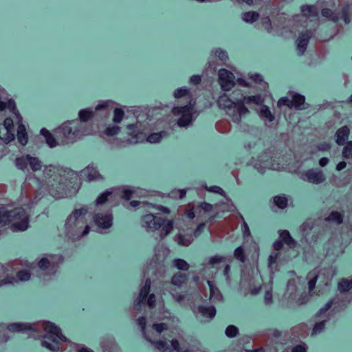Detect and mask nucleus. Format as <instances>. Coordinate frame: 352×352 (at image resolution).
I'll list each match as a JSON object with an SVG mask.
<instances>
[{
	"instance_id": "1",
	"label": "nucleus",
	"mask_w": 352,
	"mask_h": 352,
	"mask_svg": "<svg viewBox=\"0 0 352 352\" xmlns=\"http://www.w3.org/2000/svg\"><path fill=\"white\" fill-rule=\"evenodd\" d=\"M8 329L12 332L43 330L41 345L53 352L63 351V344L67 342V338L63 335L60 329L50 322H43L36 324L14 323L8 326Z\"/></svg>"
},
{
	"instance_id": "2",
	"label": "nucleus",
	"mask_w": 352,
	"mask_h": 352,
	"mask_svg": "<svg viewBox=\"0 0 352 352\" xmlns=\"http://www.w3.org/2000/svg\"><path fill=\"white\" fill-rule=\"evenodd\" d=\"M86 212L87 210L84 208L76 209L67 217L65 223L67 236L74 239H78L89 233L90 228L87 224L85 218L82 217Z\"/></svg>"
},
{
	"instance_id": "3",
	"label": "nucleus",
	"mask_w": 352,
	"mask_h": 352,
	"mask_svg": "<svg viewBox=\"0 0 352 352\" xmlns=\"http://www.w3.org/2000/svg\"><path fill=\"white\" fill-rule=\"evenodd\" d=\"M12 223L14 231H25L29 227V218L23 208H15L8 211L3 208H0V226H5Z\"/></svg>"
},
{
	"instance_id": "4",
	"label": "nucleus",
	"mask_w": 352,
	"mask_h": 352,
	"mask_svg": "<svg viewBox=\"0 0 352 352\" xmlns=\"http://www.w3.org/2000/svg\"><path fill=\"white\" fill-rule=\"evenodd\" d=\"M113 104L114 102L111 100L101 101L94 109L91 108L81 109L78 113L79 120L82 122H86L93 118H106L113 110Z\"/></svg>"
},
{
	"instance_id": "5",
	"label": "nucleus",
	"mask_w": 352,
	"mask_h": 352,
	"mask_svg": "<svg viewBox=\"0 0 352 352\" xmlns=\"http://www.w3.org/2000/svg\"><path fill=\"white\" fill-rule=\"evenodd\" d=\"M56 138L63 144L74 142L76 138L82 135L80 124L75 121L67 122L55 131Z\"/></svg>"
},
{
	"instance_id": "6",
	"label": "nucleus",
	"mask_w": 352,
	"mask_h": 352,
	"mask_svg": "<svg viewBox=\"0 0 352 352\" xmlns=\"http://www.w3.org/2000/svg\"><path fill=\"white\" fill-rule=\"evenodd\" d=\"M217 104L220 108L226 109L227 114L234 122L240 123V115L238 111L239 100L234 102L224 94L219 97Z\"/></svg>"
},
{
	"instance_id": "7",
	"label": "nucleus",
	"mask_w": 352,
	"mask_h": 352,
	"mask_svg": "<svg viewBox=\"0 0 352 352\" xmlns=\"http://www.w3.org/2000/svg\"><path fill=\"white\" fill-rule=\"evenodd\" d=\"M334 300V299H332L327 302L324 305V306L322 307L314 316L316 321L311 330V336H315L324 331L326 324L329 320V317L327 316L326 317V318L322 320H320V318L322 315L324 314L327 311H329L333 305L335 303Z\"/></svg>"
},
{
	"instance_id": "8",
	"label": "nucleus",
	"mask_w": 352,
	"mask_h": 352,
	"mask_svg": "<svg viewBox=\"0 0 352 352\" xmlns=\"http://www.w3.org/2000/svg\"><path fill=\"white\" fill-rule=\"evenodd\" d=\"M192 108L189 105L176 107L172 109L173 115L180 116L177 120V124L179 126H186L191 123L192 118Z\"/></svg>"
},
{
	"instance_id": "9",
	"label": "nucleus",
	"mask_w": 352,
	"mask_h": 352,
	"mask_svg": "<svg viewBox=\"0 0 352 352\" xmlns=\"http://www.w3.org/2000/svg\"><path fill=\"white\" fill-rule=\"evenodd\" d=\"M263 101V98L259 94L251 96H243L242 99L239 100L238 111L240 115V122L241 121V117L250 112L248 109L245 106V104L248 105H251L252 104L261 105Z\"/></svg>"
},
{
	"instance_id": "10",
	"label": "nucleus",
	"mask_w": 352,
	"mask_h": 352,
	"mask_svg": "<svg viewBox=\"0 0 352 352\" xmlns=\"http://www.w3.org/2000/svg\"><path fill=\"white\" fill-rule=\"evenodd\" d=\"M219 83L223 91H230L235 85L234 75L226 69H221L218 73Z\"/></svg>"
},
{
	"instance_id": "11",
	"label": "nucleus",
	"mask_w": 352,
	"mask_h": 352,
	"mask_svg": "<svg viewBox=\"0 0 352 352\" xmlns=\"http://www.w3.org/2000/svg\"><path fill=\"white\" fill-rule=\"evenodd\" d=\"M0 139L6 144L14 140V124L10 118H6L0 126Z\"/></svg>"
},
{
	"instance_id": "12",
	"label": "nucleus",
	"mask_w": 352,
	"mask_h": 352,
	"mask_svg": "<svg viewBox=\"0 0 352 352\" xmlns=\"http://www.w3.org/2000/svg\"><path fill=\"white\" fill-rule=\"evenodd\" d=\"M14 280L12 265L11 263H0V287L13 285Z\"/></svg>"
},
{
	"instance_id": "13",
	"label": "nucleus",
	"mask_w": 352,
	"mask_h": 352,
	"mask_svg": "<svg viewBox=\"0 0 352 352\" xmlns=\"http://www.w3.org/2000/svg\"><path fill=\"white\" fill-rule=\"evenodd\" d=\"M164 219L149 213L142 217V226L146 230H155L161 228Z\"/></svg>"
},
{
	"instance_id": "14",
	"label": "nucleus",
	"mask_w": 352,
	"mask_h": 352,
	"mask_svg": "<svg viewBox=\"0 0 352 352\" xmlns=\"http://www.w3.org/2000/svg\"><path fill=\"white\" fill-rule=\"evenodd\" d=\"M94 221L99 228L108 229L111 228L113 224L112 212L110 210L106 213H97L94 217Z\"/></svg>"
},
{
	"instance_id": "15",
	"label": "nucleus",
	"mask_w": 352,
	"mask_h": 352,
	"mask_svg": "<svg viewBox=\"0 0 352 352\" xmlns=\"http://www.w3.org/2000/svg\"><path fill=\"white\" fill-rule=\"evenodd\" d=\"M117 192L114 190V188H109L102 193H101L96 199V205H103L105 203L109 202L112 203V206H116L118 205V201H116V194Z\"/></svg>"
},
{
	"instance_id": "16",
	"label": "nucleus",
	"mask_w": 352,
	"mask_h": 352,
	"mask_svg": "<svg viewBox=\"0 0 352 352\" xmlns=\"http://www.w3.org/2000/svg\"><path fill=\"white\" fill-rule=\"evenodd\" d=\"M312 36V32L310 30H305L299 34L297 43V51L299 56L305 54L310 38Z\"/></svg>"
},
{
	"instance_id": "17",
	"label": "nucleus",
	"mask_w": 352,
	"mask_h": 352,
	"mask_svg": "<svg viewBox=\"0 0 352 352\" xmlns=\"http://www.w3.org/2000/svg\"><path fill=\"white\" fill-rule=\"evenodd\" d=\"M305 175L309 182L316 184H321L326 179L323 172L318 169H309L305 172Z\"/></svg>"
},
{
	"instance_id": "18",
	"label": "nucleus",
	"mask_w": 352,
	"mask_h": 352,
	"mask_svg": "<svg viewBox=\"0 0 352 352\" xmlns=\"http://www.w3.org/2000/svg\"><path fill=\"white\" fill-rule=\"evenodd\" d=\"M287 95L292 98V107L294 109L296 110H302L307 108L305 107V97L304 96L293 91H289Z\"/></svg>"
},
{
	"instance_id": "19",
	"label": "nucleus",
	"mask_w": 352,
	"mask_h": 352,
	"mask_svg": "<svg viewBox=\"0 0 352 352\" xmlns=\"http://www.w3.org/2000/svg\"><path fill=\"white\" fill-rule=\"evenodd\" d=\"M196 205L194 202H190L187 204L180 206L178 208V214L185 217L188 219H193L195 217Z\"/></svg>"
},
{
	"instance_id": "20",
	"label": "nucleus",
	"mask_w": 352,
	"mask_h": 352,
	"mask_svg": "<svg viewBox=\"0 0 352 352\" xmlns=\"http://www.w3.org/2000/svg\"><path fill=\"white\" fill-rule=\"evenodd\" d=\"M350 133V129L347 126H344L338 129L336 133V142L338 145H344L348 139Z\"/></svg>"
},
{
	"instance_id": "21",
	"label": "nucleus",
	"mask_w": 352,
	"mask_h": 352,
	"mask_svg": "<svg viewBox=\"0 0 352 352\" xmlns=\"http://www.w3.org/2000/svg\"><path fill=\"white\" fill-rule=\"evenodd\" d=\"M151 281L150 278H146L144 285L140 288L139 296L137 298V304L140 305L146 301V298L150 292Z\"/></svg>"
},
{
	"instance_id": "22",
	"label": "nucleus",
	"mask_w": 352,
	"mask_h": 352,
	"mask_svg": "<svg viewBox=\"0 0 352 352\" xmlns=\"http://www.w3.org/2000/svg\"><path fill=\"white\" fill-rule=\"evenodd\" d=\"M50 193L56 199L63 197L65 194V186L63 184L58 182L50 185Z\"/></svg>"
},
{
	"instance_id": "23",
	"label": "nucleus",
	"mask_w": 352,
	"mask_h": 352,
	"mask_svg": "<svg viewBox=\"0 0 352 352\" xmlns=\"http://www.w3.org/2000/svg\"><path fill=\"white\" fill-rule=\"evenodd\" d=\"M114 190L117 192L116 194V198L118 202L119 199H122L126 201L130 200L134 192L132 190L125 188H114Z\"/></svg>"
},
{
	"instance_id": "24",
	"label": "nucleus",
	"mask_w": 352,
	"mask_h": 352,
	"mask_svg": "<svg viewBox=\"0 0 352 352\" xmlns=\"http://www.w3.org/2000/svg\"><path fill=\"white\" fill-rule=\"evenodd\" d=\"M188 280V276L186 274L177 272L175 273L172 278L171 283L179 287H182L184 284H186Z\"/></svg>"
},
{
	"instance_id": "25",
	"label": "nucleus",
	"mask_w": 352,
	"mask_h": 352,
	"mask_svg": "<svg viewBox=\"0 0 352 352\" xmlns=\"http://www.w3.org/2000/svg\"><path fill=\"white\" fill-rule=\"evenodd\" d=\"M156 349L160 352H170V347L164 340L154 341L149 337L146 339Z\"/></svg>"
},
{
	"instance_id": "26",
	"label": "nucleus",
	"mask_w": 352,
	"mask_h": 352,
	"mask_svg": "<svg viewBox=\"0 0 352 352\" xmlns=\"http://www.w3.org/2000/svg\"><path fill=\"white\" fill-rule=\"evenodd\" d=\"M280 238L283 243H285L290 248H294L296 246V242L291 236L289 231L285 230L280 232Z\"/></svg>"
},
{
	"instance_id": "27",
	"label": "nucleus",
	"mask_w": 352,
	"mask_h": 352,
	"mask_svg": "<svg viewBox=\"0 0 352 352\" xmlns=\"http://www.w3.org/2000/svg\"><path fill=\"white\" fill-rule=\"evenodd\" d=\"M344 214L338 211H332L328 217L324 219L325 221L333 222L337 225H340L343 223Z\"/></svg>"
},
{
	"instance_id": "28",
	"label": "nucleus",
	"mask_w": 352,
	"mask_h": 352,
	"mask_svg": "<svg viewBox=\"0 0 352 352\" xmlns=\"http://www.w3.org/2000/svg\"><path fill=\"white\" fill-rule=\"evenodd\" d=\"M352 289V280L349 278H342L338 284V290L341 294L349 292Z\"/></svg>"
},
{
	"instance_id": "29",
	"label": "nucleus",
	"mask_w": 352,
	"mask_h": 352,
	"mask_svg": "<svg viewBox=\"0 0 352 352\" xmlns=\"http://www.w3.org/2000/svg\"><path fill=\"white\" fill-rule=\"evenodd\" d=\"M31 277V273L28 270H21L14 274V278L15 279L13 282V285L18 283L19 282H24L30 280Z\"/></svg>"
},
{
	"instance_id": "30",
	"label": "nucleus",
	"mask_w": 352,
	"mask_h": 352,
	"mask_svg": "<svg viewBox=\"0 0 352 352\" xmlns=\"http://www.w3.org/2000/svg\"><path fill=\"white\" fill-rule=\"evenodd\" d=\"M198 311L204 317L213 318L216 314V309L214 306H199Z\"/></svg>"
},
{
	"instance_id": "31",
	"label": "nucleus",
	"mask_w": 352,
	"mask_h": 352,
	"mask_svg": "<svg viewBox=\"0 0 352 352\" xmlns=\"http://www.w3.org/2000/svg\"><path fill=\"white\" fill-rule=\"evenodd\" d=\"M86 177L88 182L102 180L104 177L94 168L87 167Z\"/></svg>"
},
{
	"instance_id": "32",
	"label": "nucleus",
	"mask_w": 352,
	"mask_h": 352,
	"mask_svg": "<svg viewBox=\"0 0 352 352\" xmlns=\"http://www.w3.org/2000/svg\"><path fill=\"white\" fill-rule=\"evenodd\" d=\"M41 134L45 138L46 143L50 147L52 148L57 145L56 139L47 129L45 128L42 129L41 130Z\"/></svg>"
},
{
	"instance_id": "33",
	"label": "nucleus",
	"mask_w": 352,
	"mask_h": 352,
	"mask_svg": "<svg viewBox=\"0 0 352 352\" xmlns=\"http://www.w3.org/2000/svg\"><path fill=\"white\" fill-rule=\"evenodd\" d=\"M274 204L280 209H285L287 207L288 199L285 195H276L273 198Z\"/></svg>"
},
{
	"instance_id": "34",
	"label": "nucleus",
	"mask_w": 352,
	"mask_h": 352,
	"mask_svg": "<svg viewBox=\"0 0 352 352\" xmlns=\"http://www.w3.org/2000/svg\"><path fill=\"white\" fill-rule=\"evenodd\" d=\"M301 10L302 14L306 17H315L318 14L317 8L314 6H304Z\"/></svg>"
},
{
	"instance_id": "35",
	"label": "nucleus",
	"mask_w": 352,
	"mask_h": 352,
	"mask_svg": "<svg viewBox=\"0 0 352 352\" xmlns=\"http://www.w3.org/2000/svg\"><path fill=\"white\" fill-rule=\"evenodd\" d=\"M167 135V132L164 131H160L159 133H153L147 137L146 141L149 143H157L161 140L162 138L166 137Z\"/></svg>"
},
{
	"instance_id": "36",
	"label": "nucleus",
	"mask_w": 352,
	"mask_h": 352,
	"mask_svg": "<svg viewBox=\"0 0 352 352\" xmlns=\"http://www.w3.org/2000/svg\"><path fill=\"white\" fill-rule=\"evenodd\" d=\"M259 18V14L255 11H249L243 13L242 19L247 23H253L257 21Z\"/></svg>"
},
{
	"instance_id": "37",
	"label": "nucleus",
	"mask_w": 352,
	"mask_h": 352,
	"mask_svg": "<svg viewBox=\"0 0 352 352\" xmlns=\"http://www.w3.org/2000/svg\"><path fill=\"white\" fill-rule=\"evenodd\" d=\"M27 158L28 160V164L33 171H37L41 169V162L37 157H32L30 155H27Z\"/></svg>"
},
{
	"instance_id": "38",
	"label": "nucleus",
	"mask_w": 352,
	"mask_h": 352,
	"mask_svg": "<svg viewBox=\"0 0 352 352\" xmlns=\"http://www.w3.org/2000/svg\"><path fill=\"white\" fill-rule=\"evenodd\" d=\"M234 257L239 261L244 263L247 261L245 249L243 246H239L234 251Z\"/></svg>"
},
{
	"instance_id": "39",
	"label": "nucleus",
	"mask_w": 352,
	"mask_h": 352,
	"mask_svg": "<svg viewBox=\"0 0 352 352\" xmlns=\"http://www.w3.org/2000/svg\"><path fill=\"white\" fill-rule=\"evenodd\" d=\"M17 138L20 144L23 146L28 143V135L25 132V129L23 125L19 126L18 128Z\"/></svg>"
},
{
	"instance_id": "40",
	"label": "nucleus",
	"mask_w": 352,
	"mask_h": 352,
	"mask_svg": "<svg viewBox=\"0 0 352 352\" xmlns=\"http://www.w3.org/2000/svg\"><path fill=\"white\" fill-rule=\"evenodd\" d=\"M213 53L222 63L225 64L228 61V53L225 50H223L221 48H217L213 50Z\"/></svg>"
},
{
	"instance_id": "41",
	"label": "nucleus",
	"mask_w": 352,
	"mask_h": 352,
	"mask_svg": "<svg viewBox=\"0 0 352 352\" xmlns=\"http://www.w3.org/2000/svg\"><path fill=\"white\" fill-rule=\"evenodd\" d=\"M322 15L327 17L334 22H337L339 20V16L338 14L333 12L329 8H324L322 10Z\"/></svg>"
},
{
	"instance_id": "42",
	"label": "nucleus",
	"mask_w": 352,
	"mask_h": 352,
	"mask_svg": "<svg viewBox=\"0 0 352 352\" xmlns=\"http://www.w3.org/2000/svg\"><path fill=\"white\" fill-rule=\"evenodd\" d=\"M38 267L42 270L52 269L54 267V263H52L47 258H43L38 263Z\"/></svg>"
},
{
	"instance_id": "43",
	"label": "nucleus",
	"mask_w": 352,
	"mask_h": 352,
	"mask_svg": "<svg viewBox=\"0 0 352 352\" xmlns=\"http://www.w3.org/2000/svg\"><path fill=\"white\" fill-rule=\"evenodd\" d=\"M114 105H115V104H113V106ZM113 121L115 123H120L122 121V120L124 116V112L120 108H114L113 107Z\"/></svg>"
},
{
	"instance_id": "44",
	"label": "nucleus",
	"mask_w": 352,
	"mask_h": 352,
	"mask_svg": "<svg viewBox=\"0 0 352 352\" xmlns=\"http://www.w3.org/2000/svg\"><path fill=\"white\" fill-rule=\"evenodd\" d=\"M260 116L262 118H267L270 122L273 121L274 119V117L272 114L270 109L268 108V107H267L265 105H263L261 107V111H260Z\"/></svg>"
},
{
	"instance_id": "45",
	"label": "nucleus",
	"mask_w": 352,
	"mask_h": 352,
	"mask_svg": "<svg viewBox=\"0 0 352 352\" xmlns=\"http://www.w3.org/2000/svg\"><path fill=\"white\" fill-rule=\"evenodd\" d=\"M342 156L344 159H352V141L346 142L342 150Z\"/></svg>"
},
{
	"instance_id": "46",
	"label": "nucleus",
	"mask_w": 352,
	"mask_h": 352,
	"mask_svg": "<svg viewBox=\"0 0 352 352\" xmlns=\"http://www.w3.org/2000/svg\"><path fill=\"white\" fill-rule=\"evenodd\" d=\"M137 324L140 327L144 338L146 340L148 338L146 332V318L144 316L138 318L137 320Z\"/></svg>"
},
{
	"instance_id": "47",
	"label": "nucleus",
	"mask_w": 352,
	"mask_h": 352,
	"mask_svg": "<svg viewBox=\"0 0 352 352\" xmlns=\"http://www.w3.org/2000/svg\"><path fill=\"white\" fill-rule=\"evenodd\" d=\"M239 333V329L234 325L228 326L225 331L226 336L230 338H235Z\"/></svg>"
},
{
	"instance_id": "48",
	"label": "nucleus",
	"mask_w": 352,
	"mask_h": 352,
	"mask_svg": "<svg viewBox=\"0 0 352 352\" xmlns=\"http://www.w3.org/2000/svg\"><path fill=\"white\" fill-rule=\"evenodd\" d=\"M277 106L278 107L285 106V107H288L289 109H292L293 107H292V98L288 96L287 97L280 98L277 102Z\"/></svg>"
},
{
	"instance_id": "49",
	"label": "nucleus",
	"mask_w": 352,
	"mask_h": 352,
	"mask_svg": "<svg viewBox=\"0 0 352 352\" xmlns=\"http://www.w3.org/2000/svg\"><path fill=\"white\" fill-rule=\"evenodd\" d=\"M174 265L180 270L186 271L189 269V264L184 260L181 258L175 259Z\"/></svg>"
},
{
	"instance_id": "50",
	"label": "nucleus",
	"mask_w": 352,
	"mask_h": 352,
	"mask_svg": "<svg viewBox=\"0 0 352 352\" xmlns=\"http://www.w3.org/2000/svg\"><path fill=\"white\" fill-rule=\"evenodd\" d=\"M28 160L27 155L25 157H18L16 159V166L18 168L24 170L27 168Z\"/></svg>"
},
{
	"instance_id": "51",
	"label": "nucleus",
	"mask_w": 352,
	"mask_h": 352,
	"mask_svg": "<svg viewBox=\"0 0 352 352\" xmlns=\"http://www.w3.org/2000/svg\"><path fill=\"white\" fill-rule=\"evenodd\" d=\"M314 226V221L313 219H307L301 226L300 229L303 232H307L312 230Z\"/></svg>"
},
{
	"instance_id": "52",
	"label": "nucleus",
	"mask_w": 352,
	"mask_h": 352,
	"mask_svg": "<svg viewBox=\"0 0 352 352\" xmlns=\"http://www.w3.org/2000/svg\"><path fill=\"white\" fill-rule=\"evenodd\" d=\"M178 239H179V243L184 245V246H188L191 244V243L193 241V239L192 236H185L182 234L178 235Z\"/></svg>"
},
{
	"instance_id": "53",
	"label": "nucleus",
	"mask_w": 352,
	"mask_h": 352,
	"mask_svg": "<svg viewBox=\"0 0 352 352\" xmlns=\"http://www.w3.org/2000/svg\"><path fill=\"white\" fill-rule=\"evenodd\" d=\"M173 230V225L171 221H168L163 227L161 230V236L162 237L166 236Z\"/></svg>"
},
{
	"instance_id": "54",
	"label": "nucleus",
	"mask_w": 352,
	"mask_h": 352,
	"mask_svg": "<svg viewBox=\"0 0 352 352\" xmlns=\"http://www.w3.org/2000/svg\"><path fill=\"white\" fill-rule=\"evenodd\" d=\"M349 11L350 7L349 5L348 4L344 6L341 10L342 18L343 19L346 23H349L350 22Z\"/></svg>"
},
{
	"instance_id": "55",
	"label": "nucleus",
	"mask_w": 352,
	"mask_h": 352,
	"mask_svg": "<svg viewBox=\"0 0 352 352\" xmlns=\"http://www.w3.org/2000/svg\"><path fill=\"white\" fill-rule=\"evenodd\" d=\"M120 130V128L118 126H108L105 129L104 133L107 136H113V135L118 134L119 133Z\"/></svg>"
},
{
	"instance_id": "56",
	"label": "nucleus",
	"mask_w": 352,
	"mask_h": 352,
	"mask_svg": "<svg viewBox=\"0 0 352 352\" xmlns=\"http://www.w3.org/2000/svg\"><path fill=\"white\" fill-rule=\"evenodd\" d=\"M189 90L186 88H179L175 91L174 96L176 98H180L189 95Z\"/></svg>"
},
{
	"instance_id": "57",
	"label": "nucleus",
	"mask_w": 352,
	"mask_h": 352,
	"mask_svg": "<svg viewBox=\"0 0 352 352\" xmlns=\"http://www.w3.org/2000/svg\"><path fill=\"white\" fill-rule=\"evenodd\" d=\"M226 261V258L221 256H214L210 258L209 261V265H212V267H214L216 264L221 263L222 262H225Z\"/></svg>"
},
{
	"instance_id": "58",
	"label": "nucleus",
	"mask_w": 352,
	"mask_h": 352,
	"mask_svg": "<svg viewBox=\"0 0 352 352\" xmlns=\"http://www.w3.org/2000/svg\"><path fill=\"white\" fill-rule=\"evenodd\" d=\"M229 126L230 124L227 121H220L216 124L217 129L222 133L228 131Z\"/></svg>"
},
{
	"instance_id": "59",
	"label": "nucleus",
	"mask_w": 352,
	"mask_h": 352,
	"mask_svg": "<svg viewBox=\"0 0 352 352\" xmlns=\"http://www.w3.org/2000/svg\"><path fill=\"white\" fill-rule=\"evenodd\" d=\"M186 190L185 189L174 190L171 192L172 197L174 198H179L180 199L185 197Z\"/></svg>"
},
{
	"instance_id": "60",
	"label": "nucleus",
	"mask_w": 352,
	"mask_h": 352,
	"mask_svg": "<svg viewBox=\"0 0 352 352\" xmlns=\"http://www.w3.org/2000/svg\"><path fill=\"white\" fill-rule=\"evenodd\" d=\"M152 328L157 333H160L164 330L168 329V326L165 323H155L153 324Z\"/></svg>"
},
{
	"instance_id": "61",
	"label": "nucleus",
	"mask_w": 352,
	"mask_h": 352,
	"mask_svg": "<svg viewBox=\"0 0 352 352\" xmlns=\"http://www.w3.org/2000/svg\"><path fill=\"white\" fill-rule=\"evenodd\" d=\"M197 209H201L204 212H210L212 210V206L210 204L206 202H201L197 206Z\"/></svg>"
},
{
	"instance_id": "62",
	"label": "nucleus",
	"mask_w": 352,
	"mask_h": 352,
	"mask_svg": "<svg viewBox=\"0 0 352 352\" xmlns=\"http://www.w3.org/2000/svg\"><path fill=\"white\" fill-rule=\"evenodd\" d=\"M307 346L305 343H302L294 346L292 349V352H307Z\"/></svg>"
},
{
	"instance_id": "63",
	"label": "nucleus",
	"mask_w": 352,
	"mask_h": 352,
	"mask_svg": "<svg viewBox=\"0 0 352 352\" xmlns=\"http://www.w3.org/2000/svg\"><path fill=\"white\" fill-rule=\"evenodd\" d=\"M208 190L212 192H214L217 194H219L221 195L225 196V191L218 186H212L208 188Z\"/></svg>"
},
{
	"instance_id": "64",
	"label": "nucleus",
	"mask_w": 352,
	"mask_h": 352,
	"mask_svg": "<svg viewBox=\"0 0 352 352\" xmlns=\"http://www.w3.org/2000/svg\"><path fill=\"white\" fill-rule=\"evenodd\" d=\"M156 298L154 294H151L148 296V298L146 300V304L149 307V308H154L155 307Z\"/></svg>"
}]
</instances>
